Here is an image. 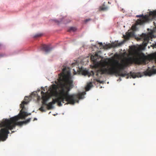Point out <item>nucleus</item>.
<instances>
[{"label": "nucleus", "instance_id": "nucleus-1", "mask_svg": "<svg viewBox=\"0 0 156 156\" xmlns=\"http://www.w3.org/2000/svg\"><path fill=\"white\" fill-rule=\"evenodd\" d=\"M58 81L59 82V95L55 99H53L52 104H54L57 102L59 106L62 105V102L66 104H74L75 103V98L76 95H70L69 91L73 87V77L70 72L66 70V68L62 69V72L59 75Z\"/></svg>", "mask_w": 156, "mask_h": 156}, {"label": "nucleus", "instance_id": "nucleus-2", "mask_svg": "<svg viewBox=\"0 0 156 156\" xmlns=\"http://www.w3.org/2000/svg\"><path fill=\"white\" fill-rule=\"evenodd\" d=\"M90 59L91 60L93 61L94 63L93 66L94 69V70L91 71L90 72H89L86 70H80L83 75H87L89 77L90 76H93L94 77H95V76L97 77H100L103 74L108 75L114 74L122 77H125L126 76L129 75V74L127 73L126 71L122 70L123 69V66L118 63V64L120 66V67L119 69H117L113 64L111 65L110 67L108 66L106 68L105 67V65H103L101 68L98 69V67L99 65V63L98 62L96 63H95L96 60L95 56L94 55H91L90 57ZM126 78L128 79L129 76H128Z\"/></svg>", "mask_w": 156, "mask_h": 156}, {"label": "nucleus", "instance_id": "nucleus-3", "mask_svg": "<svg viewBox=\"0 0 156 156\" xmlns=\"http://www.w3.org/2000/svg\"><path fill=\"white\" fill-rule=\"evenodd\" d=\"M132 54L134 56L133 58L129 57L125 59V64L128 66L132 64L133 62L138 65L146 64L148 62L154 60L156 63V52L147 56L142 52H140L135 49L133 50ZM154 66H153L152 69H150L148 67L147 71L144 72L146 75L151 76L152 74L156 73V69H154Z\"/></svg>", "mask_w": 156, "mask_h": 156}, {"label": "nucleus", "instance_id": "nucleus-4", "mask_svg": "<svg viewBox=\"0 0 156 156\" xmlns=\"http://www.w3.org/2000/svg\"><path fill=\"white\" fill-rule=\"evenodd\" d=\"M28 101H23L20 105V107L22 109L18 115L10 118L9 119H4L0 122V127H5L8 130H11L15 128L16 125L21 126L24 123H27L30 120V118L26 120L25 121L17 122L20 119H24L28 115H31V113L28 114L23 110L25 108L24 105L27 104Z\"/></svg>", "mask_w": 156, "mask_h": 156}, {"label": "nucleus", "instance_id": "nucleus-5", "mask_svg": "<svg viewBox=\"0 0 156 156\" xmlns=\"http://www.w3.org/2000/svg\"><path fill=\"white\" fill-rule=\"evenodd\" d=\"M138 17H141V18L138 19L136 21L137 24L142 25L151 19L154 18L156 17V10L153 11H150L149 15H146L144 16L143 15H137Z\"/></svg>", "mask_w": 156, "mask_h": 156}, {"label": "nucleus", "instance_id": "nucleus-6", "mask_svg": "<svg viewBox=\"0 0 156 156\" xmlns=\"http://www.w3.org/2000/svg\"><path fill=\"white\" fill-rule=\"evenodd\" d=\"M41 99L42 100V105L40 108H39V110L42 112H45V110L44 109L45 107L47 105V102L49 99L50 96L48 95V93H45L43 91L41 92Z\"/></svg>", "mask_w": 156, "mask_h": 156}, {"label": "nucleus", "instance_id": "nucleus-7", "mask_svg": "<svg viewBox=\"0 0 156 156\" xmlns=\"http://www.w3.org/2000/svg\"><path fill=\"white\" fill-rule=\"evenodd\" d=\"M1 127L2 128L0 130V141L5 140L9 133V131L5 127Z\"/></svg>", "mask_w": 156, "mask_h": 156}, {"label": "nucleus", "instance_id": "nucleus-8", "mask_svg": "<svg viewBox=\"0 0 156 156\" xmlns=\"http://www.w3.org/2000/svg\"><path fill=\"white\" fill-rule=\"evenodd\" d=\"M139 39H142L143 41L142 44L144 47H145L147 46V44L149 42V37L146 34H142Z\"/></svg>", "mask_w": 156, "mask_h": 156}, {"label": "nucleus", "instance_id": "nucleus-9", "mask_svg": "<svg viewBox=\"0 0 156 156\" xmlns=\"http://www.w3.org/2000/svg\"><path fill=\"white\" fill-rule=\"evenodd\" d=\"M58 88V86L54 84L49 89V90L51 93L53 95H59V93L57 92V89Z\"/></svg>", "mask_w": 156, "mask_h": 156}, {"label": "nucleus", "instance_id": "nucleus-10", "mask_svg": "<svg viewBox=\"0 0 156 156\" xmlns=\"http://www.w3.org/2000/svg\"><path fill=\"white\" fill-rule=\"evenodd\" d=\"M41 49L42 50L44 51L46 53H48L49 52L52 48H50L48 45H47L45 44H42L41 46Z\"/></svg>", "mask_w": 156, "mask_h": 156}, {"label": "nucleus", "instance_id": "nucleus-11", "mask_svg": "<svg viewBox=\"0 0 156 156\" xmlns=\"http://www.w3.org/2000/svg\"><path fill=\"white\" fill-rule=\"evenodd\" d=\"M134 35V33L133 32H128L126 33V35L124 37L126 39L128 40L129 38L133 37Z\"/></svg>", "mask_w": 156, "mask_h": 156}, {"label": "nucleus", "instance_id": "nucleus-12", "mask_svg": "<svg viewBox=\"0 0 156 156\" xmlns=\"http://www.w3.org/2000/svg\"><path fill=\"white\" fill-rule=\"evenodd\" d=\"M130 74L131 76L133 78H136V77H139V76L140 77L141 76H140V73H130Z\"/></svg>", "mask_w": 156, "mask_h": 156}, {"label": "nucleus", "instance_id": "nucleus-13", "mask_svg": "<svg viewBox=\"0 0 156 156\" xmlns=\"http://www.w3.org/2000/svg\"><path fill=\"white\" fill-rule=\"evenodd\" d=\"M108 7L105 6L104 5H103L101 6L99 8V11H105L108 9Z\"/></svg>", "mask_w": 156, "mask_h": 156}, {"label": "nucleus", "instance_id": "nucleus-14", "mask_svg": "<svg viewBox=\"0 0 156 156\" xmlns=\"http://www.w3.org/2000/svg\"><path fill=\"white\" fill-rule=\"evenodd\" d=\"M92 84L91 83H90L88 84L86 87V91H88L90 88L92 86Z\"/></svg>", "mask_w": 156, "mask_h": 156}, {"label": "nucleus", "instance_id": "nucleus-15", "mask_svg": "<svg viewBox=\"0 0 156 156\" xmlns=\"http://www.w3.org/2000/svg\"><path fill=\"white\" fill-rule=\"evenodd\" d=\"M46 106H47V108L48 110L51 109L53 107V104L50 102L48 104L47 103Z\"/></svg>", "mask_w": 156, "mask_h": 156}, {"label": "nucleus", "instance_id": "nucleus-16", "mask_svg": "<svg viewBox=\"0 0 156 156\" xmlns=\"http://www.w3.org/2000/svg\"><path fill=\"white\" fill-rule=\"evenodd\" d=\"M76 30V27H70L69 29L68 30V31L69 32H71V31H73L74 32Z\"/></svg>", "mask_w": 156, "mask_h": 156}, {"label": "nucleus", "instance_id": "nucleus-17", "mask_svg": "<svg viewBox=\"0 0 156 156\" xmlns=\"http://www.w3.org/2000/svg\"><path fill=\"white\" fill-rule=\"evenodd\" d=\"M122 44V43L120 42L119 43H117L116 44H112V45L114 47H116L118 46H120Z\"/></svg>", "mask_w": 156, "mask_h": 156}, {"label": "nucleus", "instance_id": "nucleus-18", "mask_svg": "<svg viewBox=\"0 0 156 156\" xmlns=\"http://www.w3.org/2000/svg\"><path fill=\"white\" fill-rule=\"evenodd\" d=\"M83 95V94H79L77 95V96L79 99H81L82 98V97Z\"/></svg>", "mask_w": 156, "mask_h": 156}, {"label": "nucleus", "instance_id": "nucleus-19", "mask_svg": "<svg viewBox=\"0 0 156 156\" xmlns=\"http://www.w3.org/2000/svg\"><path fill=\"white\" fill-rule=\"evenodd\" d=\"M42 35V34H37L36 35H35L34 37H39L41 36Z\"/></svg>", "mask_w": 156, "mask_h": 156}, {"label": "nucleus", "instance_id": "nucleus-20", "mask_svg": "<svg viewBox=\"0 0 156 156\" xmlns=\"http://www.w3.org/2000/svg\"><path fill=\"white\" fill-rule=\"evenodd\" d=\"M6 56V55L4 53H0V58L4 57Z\"/></svg>", "mask_w": 156, "mask_h": 156}, {"label": "nucleus", "instance_id": "nucleus-21", "mask_svg": "<svg viewBox=\"0 0 156 156\" xmlns=\"http://www.w3.org/2000/svg\"><path fill=\"white\" fill-rule=\"evenodd\" d=\"M96 80L97 82H99L100 83H103V81H101L99 80L98 79H96Z\"/></svg>", "mask_w": 156, "mask_h": 156}, {"label": "nucleus", "instance_id": "nucleus-22", "mask_svg": "<svg viewBox=\"0 0 156 156\" xmlns=\"http://www.w3.org/2000/svg\"><path fill=\"white\" fill-rule=\"evenodd\" d=\"M90 20V19H87L86 20H85V22L86 23V22H87L88 21H89Z\"/></svg>", "mask_w": 156, "mask_h": 156}, {"label": "nucleus", "instance_id": "nucleus-23", "mask_svg": "<svg viewBox=\"0 0 156 156\" xmlns=\"http://www.w3.org/2000/svg\"><path fill=\"white\" fill-rule=\"evenodd\" d=\"M76 65V64L75 63H73L72 64V67H73L75 66V65Z\"/></svg>", "mask_w": 156, "mask_h": 156}, {"label": "nucleus", "instance_id": "nucleus-24", "mask_svg": "<svg viewBox=\"0 0 156 156\" xmlns=\"http://www.w3.org/2000/svg\"><path fill=\"white\" fill-rule=\"evenodd\" d=\"M99 44L100 46H102V45H103V44H102V43H101V42L99 43Z\"/></svg>", "mask_w": 156, "mask_h": 156}, {"label": "nucleus", "instance_id": "nucleus-25", "mask_svg": "<svg viewBox=\"0 0 156 156\" xmlns=\"http://www.w3.org/2000/svg\"><path fill=\"white\" fill-rule=\"evenodd\" d=\"M132 27L133 29H134L136 28V27L135 26H132Z\"/></svg>", "mask_w": 156, "mask_h": 156}, {"label": "nucleus", "instance_id": "nucleus-26", "mask_svg": "<svg viewBox=\"0 0 156 156\" xmlns=\"http://www.w3.org/2000/svg\"><path fill=\"white\" fill-rule=\"evenodd\" d=\"M154 48H156V43L154 45Z\"/></svg>", "mask_w": 156, "mask_h": 156}, {"label": "nucleus", "instance_id": "nucleus-27", "mask_svg": "<svg viewBox=\"0 0 156 156\" xmlns=\"http://www.w3.org/2000/svg\"><path fill=\"white\" fill-rule=\"evenodd\" d=\"M26 98H27V97H25V98H24V100H25V101H26Z\"/></svg>", "mask_w": 156, "mask_h": 156}, {"label": "nucleus", "instance_id": "nucleus-28", "mask_svg": "<svg viewBox=\"0 0 156 156\" xmlns=\"http://www.w3.org/2000/svg\"><path fill=\"white\" fill-rule=\"evenodd\" d=\"M34 120H37V119H36V118H34Z\"/></svg>", "mask_w": 156, "mask_h": 156}, {"label": "nucleus", "instance_id": "nucleus-29", "mask_svg": "<svg viewBox=\"0 0 156 156\" xmlns=\"http://www.w3.org/2000/svg\"><path fill=\"white\" fill-rule=\"evenodd\" d=\"M1 46V44H0V47Z\"/></svg>", "mask_w": 156, "mask_h": 156}, {"label": "nucleus", "instance_id": "nucleus-30", "mask_svg": "<svg viewBox=\"0 0 156 156\" xmlns=\"http://www.w3.org/2000/svg\"><path fill=\"white\" fill-rule=\"evenodd\" d=\"M14 132V131H12V133H13Z\"/></svg>", "mask_w": 156, "mask_h": 156}]
</instances>
